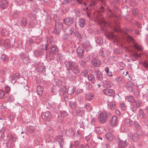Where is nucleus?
<instances>
[{
    "label": "nucleus",
    "instance_id": "15",
    "mask_svg": "<svg viewBox=\"0 0 148 148\" xmlns=\"http://www.w3.org/2000/svg\"><path fill=\"white\" fill-rule=\"evenodd\" d=\"M110 123L112 127H115L116 126L118 123V120L116 116H114L112 117Z\"/></svg>",
    "mask_w": 148,
    "mask_h": 148
},
{
    "label": "nucleus",
    "instance_id": "28",
    "mask_svg": "<svg viewBox=\"0 0 148 148\" xmlns=\"http://www.w3.org/2000/svg\"><path fill=\"white\" fill-rule=\"evenodd\" d=\"M94 97V95L92 93H88L85 95V99L86 100L88 101L92 100Z\"/></svg>",
    "mask_w": 148,
    "mask_h": 148
},
{
    "label": "nucleus",
    "instance_id": "22",
    "mask_svg": "<svg viewBox=\"0 0 148 148\" xmlns=\"http://www.w3.org/2000/svg\"><path fill=\"white\" fill-rule=\"evenodd\" d=\"M101 5L98 9V12L99 13H104L105 10L104 6L106 5L105 2L104 1H101Z\"/></svg>",
    "mask_w": 148,
    "mask_h": 148
},
{
    "label": "nucleus",
    "instance_id": "29",
    "mask_svg": "<svg viewBox=\"0 0 148 148\" xmlns=\"http://www.w3.org/2000/svg\"><path fill=\"white\" fill-rule=\"evenodd\" d=\"M130 40H132V44H133V47L136 50H141V49L140 48V46H139L138 44L136 43V42H134L133 41V39L131 37L130 38Z\"/></svg>",
    "mask_w": 148,
    "mask_h": 148
},
{
    "label": "nucleus",
    "instance_id": "1",
    "mask_svg": "<svg viewBox=\"0 0 148 148\" xmlns=\"http://www.w3.org/2000/svg\"><path fill=\"white\" fill-rule=\"evenodd\" d=\"M111 114L107 112H101L99 114L98 119L100 123H105L107 121L108 118L110 116Z\"/></svg>",
    "mask_w": 148,
    "mask_h": 148
},
{
    "label": "nucleus",
    "instance_id": "17",
    "mask_svg": "<svg viewBox=\"0 0 148 148\" xmlns=\"http://www.w3.org/2000/svg\"><path fill=\"white\" fill-rule=\"evenodd\" d=\"M46 70L45 66L44 65L43 63L38 64L37 68V71L39 73H43Z\"/></svg>",
    "mask_w": 148,
    "mask_h": 148
},
{
    "label": "nucleus",
    "instance_id": "4",
    "mask_svg": "<svg viewBox=\"0 0 148 148\" xmlns=\"http://www.w3.org/2000/svg\"><path fill=\"white\" fill-rule=\"evenodd\" d=\"M107 13L109 18L108 22L109 23H110L112 22V21H110V19H112V21L114 22L115 18L116 17V16L113 13L112 10L108 9L107 10Z\"/></svg>",
    "mask_w": 148,
    "mask_h": 148
},
{
    "label": "nucleus",
    "instance_id": "10",
    "mask_svg": "<svg viewBox=\"0 0 148 148\" xmlns=\"http://www.w3.org/2000/svg\"><path fill=\"white\" fill-rule=\"evenodd\" d=\"M41 116L43 119L47 121H49L51 117L50 112H43L41 114Z\"/></svg>",
    "mask_w": 148,
    "mask_h": 148
},
{
    "label": "nucleus",
    "instance_id": "40",
    "mask_svg": "<svg viewBox=\"0 0 148 148\" xmlns=\"http://www.w3.org/2000/svg\"><path fill=\"white\" fill-rule=\"evenodd\" d=\"M60 116L59 115L58 116V121L60 119L62 121V119L64 117L67 115V113L66 112H60Z\"/></svg>",
    "mask_w": 148,
    "mask_h": 148
},
{
    "label": "nucleus",
    "instance_id": "6",
    "mask_svg": "<svg viewBox=\"0 0 148 148\" xmlns=\"http://www.w3.org/2000/svg\"><path fill=\"white\" fill-rule=\"evenodd\" d=\"M136 102L135 104H132L130 106V108L132 111L136 110L137 109L139 108L142 103V101L140 99H137Z\"/></svg>",
    "mask_w": 148,
    "mask_h": 148
},
{
    "label": "nucleus",
    "instance_id": "5",
    "mask_svg": "<svg viewBox=\"0 0 148 148\" xmlns=\"http://www.w3.org/2000/svg\"><path fill=\"white\" fill-rule=\"evenodd\" d=\"M54 142L56 143H59L61 148L62 147L64 143L63 136L61 135L57 136L55 138Z\"/></svg>",
    "mask_w": 148,
    "mask_h": 148
},
{
    "label": "nucleus",
    "instance_id": "60",
    "mask_svg": "<svg viewBox=\"0 0 148 148\" xmlns=\"http://www.w3.org/2000/svg\"><path fill=\"white\" fill-rule=\"evenodd\" d=\"M63 58V55L61 53H59L57 57V59L58 61H61Z\"/></svg>",
    "mask_w": 148,
    "mask_h": 148
},
{
    "label": "nucleus",
    "instance_id": "44",
    "mask_svg": "<svg viewBox=\"0 0 148 148\" xmlns=\"http://www.w3.org/2000/svg\"><path fill=\"white\" fill-rule=\"evenodd\" d=\"M18 74L17 73L16 75H14L12 77L11 81L13 84L16 82V80L18 78Z\"/></svg>",
    "mask_w": 148,
    "mask_h": 148
},
{
    "label": "nucleus",
    "instance_id": "25",
    "mask_svg": "<svg viewBox=\"0 0 148 148\" xmlns=\"http://www.w3.org/2000/svg\"><path fill=\"white\" fill-rule=\"evenodd\" d=\"M42 139L41 138V136L39 135L34 140V143L36 145H38L42 142Z\"/></svg>",
    "mask_w": 148,
    "mask_h": 148
},
{
    "label": "nucleus",
    "instance_id": "11",
    "mask_svg": "<svg viewBox=\"0 0 148 148\" xmlns=\"http://www.w3.org/2000/svg\"><path fill=\"white\" fill-rule=\"evenodd\" d=\"M76 51L78 57L80 58H82L84 52V50L83 48L80 46L78 47Z\"/></svg>",
    "mask_w": 148,
    "mask_h": 148
},
{
    "label": "nucleus",
    "instance_id": "56",
    "mask_svg": "<svg viewBox=\"0 0 148 148\" xmlns=\"http://www.w3.org/2000/svg\"><path fill=\"white\" fill-rule=\"evenodd\" d=\"M108 105L112 110H113L115 107V104L114 102H111L110 103V105L109 104H108Z\"/></svg>",
    "mask_w": 148,
    "mask_h": 148
},
{
    "label": "nucleus",
    "instance_id": "64",
    "mask_svg": "<svg viewBox=\"0 0 148 148\" xmlns=\"http://www.w3.org/2000/svg\"><path fill=\"white\" fill-rule=\"evenodd\" d=\"M5 95L4 91L3 90H0V99H3L5 97Z\"/></svg>",
    "mask_w": 148,
    "mask_h": 148
},
{
    "label": "nucleus",
    "instance_id": "39",
    "mask_svg": "<svg viewBox=\"0 0 148 148\" xmlns=\"http://www.w3.org/2000/svg\"><path fill=\"white\" fill-rule=\"evenodd\" d=\"M127 100L129 102L135 103L136 101L134 99L133 96L130 95L127 97Z\"/></svg>",
    "mask_w": 148,
    "mask_h": 148
},
{
    "label": "nucleus",
    "instance_id": "2",
    "mask_svg": "<svg viewBox=\"0 0 148 148\" xmlns=\"http://www.w3.org/2000/svg\"><path fill=\"white\" fill-rule=\"evenodd\" d=\"M47 45L44 46V45H42L40 46V49H35L34 51V53L35 55L37 57L40 56L43 54V51L45 50L47 51Z\"/></svg>",
    "mask_w": 148,
    "mask_h": 148
},
{
    "label": "nucleus",
    "instance_id": "48",
    "mask_svg": "<svg viewBox=\"0 0 148 148\" xmlns=\"http://www.w3.org/2000/svg\"><path fill=\"white\" fill-rule=\"evenodd\" d=\"M74 34L75 37H77L78 39H82V36L81 34L76 30H75V32H74Z\"/></svg>",
    "mask_w": 148,
    "mask_h": 148
},
{
    "label": "nucleus",
    "instance_id": "14",
    "mask_svg": "<svg viewBox=\"0 0 148 148\" xmlns=\"http://www.w3.org/2000/svg\"><path fill=\"white\" fill-rule=\"evenodd\" d=\"M134 84L131 81H129L125 86V88L129 92H132L133 91Z\"/></svg>",
    "mask_w": 148,
    "mask_h": 148
},
{
    "label": "nucleus",
    "instance_id": "12",
    "mask_svg": "<svg viewBox=\"0 0 148 148\" xmlns=\"http://www.w3.org/2000/svg\"><path fill=\"white\" fill-rule=\"evenodd\" d=\"M76 62L72 61H66L64 62L66 69L68 71L70 70L71 69L75 63Z\"/></svg>",
    "mask_w": 148,
    "mask_h": 148
},
{
    "label": "nucleus",
    "instance_id": "38",
    "mask_svg": "<svg viewBox=\"0 0 148 148\" xmlns=\"http://www.w3.org/2000/svg\"><path fill=\"white\" fill-rule=\"evenodd\" d=\"M78 23L79 26L81 27H83L86 23V21L84 19L81 18L79 20Z\"/></svg>",
    "mask_w": 148,
    "mask_h": 148
},
{
    "label": "nucleus",
    "instance_id": "50",
    "mask_svg": "<svg viewBox=\"0 0 148 148\" xmlns=\"http://www.w3.org/2000/svg\"><path fill=\"white\" fill-rule=\"evenodd\" d=\"M120 108L121 110H126L127 107L125 103H122L120 104Z\"/></svg>",
    "mask_w": 148,
    "mask_h": 148
},
{
    "label": "nucleus",
    "instance_id": "35",
    "mask_svg": "<svg viewBox=\"0 0 148 148\" xmlns=\"http://www.w3.org/2000/svg\"><path fill=\"white\" fill-rule=\"evenodd\" d=\"M106 37L109 39H112L116 38V36L112 32H108L106 34Z\"/></svg>",
    "mask_w": 148,
    "mask_h": 148
},
{
    "label": "nucleus",
    "instance_id": "61",
    "mask_svg": "<svg viewBox=\"0 0 148 148\" xmlns=\"http://www.w3.org/2000/svg\"><path fill=\"white\" fill-rule=\"evenodd\" d=\"M70 106L73 109H74L76 108V103L72 101L70 102Z\"/></svg>",
    "mask_w": 148,
    "mask_h": 148
},
{
    "label": "nucleus",
    "instance_id": "41",
    "mask_svg": "<svg viewBox=\"0 0 148 148\" xmlns=\"http://www.w3.org/2000/svg\"><path fill=\"white\" fill-rule=\"evenodd\" d=\"M103 86L105 88H110L111 87L110 83L107 80L103 81Z\"/></svg>",
    "mask_w": 148,
    "mask_h": 148
},
{
    "label": "nucleus",
    "instance_id": "54",
    "mask_svg": "<svg viewBox=\"0 0 148 148\" xmlns=\"http://www.w3.org/2000/svg\"><path fill=\"white\" fill-rule=\"evenodd\" d=\"M27 23V21L26 18L25 17L23 18L21 21L22 25L23 26H25Z\"/></svg>",
    "mask_w": 148,
    "mask_h": 148
},
{
    "label": "nucleus",
    "instance_id": "31",
    "mask_svg": "<svg viewBox=\"0 0 148 148\" xmlns=\"http://www.w3.org/2000/svg\"><path fill=\"white\" fill-rule=\"evenodd\" d=\"M75 88L73 86L69 87L68 89L67 94L70 95H72L75 92Z\"/></svg>",
    "mask_w": 148,
    "mask_h": 148
},
{
    "label": "nucleus",
    "instance_id": "63",
    "mask_svg": "<svg viewBox=\"0 0 148 148\" xmlns=\"http://www.w3.org/2000/svg\"><path fill=\"white\" fill-rule=\"evenodd\" d=\"M14 146V144L11 142H9L6 143V146L8 148H11Z\"/></svg>",
    "mask_w": 148,
    "mask_h": 148
},
{
    "label": "nucleus",
    "instance_id": "3",
    "mask_svg": "<svg viewBox=\"0 0 148 148\" xmlns=\"http://www.w3.org/2000/svg\"><path fill=\"white\" fill-rule=\"evenodd\" d=\"M47 51H49V53L52 54H57L59 51V49L55 44L53 45L48 47Z\"/></svg>",
    "mask_w": 148,
    "mask_h": 148
},
{
    "label": "nucleus",
    "instance_id": "52",
    "mask_svg": "<svg viewBox=\"0 0 148 148\" xmlns=\"http://www.w3.org/2000/svg\"><path fill=\"white\" fill-rule=\"evenodd\" d=\"M96 3L94 1H91L88 5V7L90 9H93L94 8V6L95 5Z\"/></svg>",
    "mask_w": 148,
    "mask_h": 148
},
{
    "label": "nucleus",
    "instance_id": "46",
    "mask_svg": "<svg viewBox=\"0 0 148 148\" xmlns=\"http://www.w3.org/2000/svg\"><path fill=\"white\" fill-rule=\"evenodd\" d=\"M88 80L91 81L93 84L95 82V78L94 75L92 74H89L88 77Z\"/></svg>",
    "mask_w": 148,
    "mask_h": 148
},
{
    "label": "nucleus",
    "instance_id": "33",
    "mask_svg": "<svg viewBox=\"0 0 148 148\" xmlns=\"http://www.w3.org/2000/svg\"><path fill=\"white\" fill-rule=\"evenodd\" d=\"M124 121L125 125L128 126H130L133 124L132 121L129 119H125Z\"/></svg>",
    "mask_w": 148,
    "mask_h": 148
},
{
    "label": "nucleus",
    "instance_id": "21",
    "mask_svg": "<svg viewBox=\"0 0 148 148\" xmlns=\"http://www.w3.org/2000/svg\"><path fill=\"white\" fill-rule=\"evenodd\" d=\"M8 5V3L6 0L0 1V8L4 9L6 8Z\"/></svg>",
    "mask_w": 148,
    "mask_h": 148
},
{
    "label": "nucleus",
    "instance_id": "58",
    "mask_svg": "<svg viewBox=\"0 0 148 148\" xmlns=\"http://www.w3.org/2000/svg\"><path fill=\"white\" fill-rule=\"evenodd\" d=\"M114 53L117 54H119L122 53V50L120 49L116 48L114 50Z\"/></svg>",
    "mask_w": 148,
    "mask_h": 148
},
{
    "label": "nucleus",
    "instance_id": "36",
    "mask_svg": "<svg viewBox=\"0 0 148 148\" xmlns=\"http://www.w3.org/2000/svg\"><path fill=\"white\" fill-rule=\"evenodd\" d=\"M105 137L106 139L110 141H112L113 138V136L110 132H108L106 135Z\"/></svg>",
    "mask_w": 148,
    "mask_h": 148
},
{
    "label": "nucleus",
    "instance_id": "30",
    "mask_svg": "<svg viewBox=\"0 0 148 148\" xmlns=\"http://www.w3.org/2000/svg\"><path fill=\"white\" fill-rule=\"evenodd\" d=\"M43 88L42 86H40V85L38 86L37 87V92L38 95L41 96L43 93Z\"/></svg>",
    "mask_w": 148,
    "mask_h": 148
},
{
    "label": "nucleus",
    "instance_id": "47",
    "mask_svg": "<svg viewBox=\"0 0 148 148\" xmlns=\"http://www.w3.org/2000/svg\"><path fill=\"white\" fill-rule=\"evenodd\" d=\"M134 95L136 96V98H138L140 96V91L138 89L136 88L133 91Z\"/></svg>",
    "mask_w": 148,
    "mask_h": 148
},
{
    "label": "nucleus",
    "instance_id": "37",
    "mask_svg": "<svg viewBox=\"0 0 148 148\" xmlns=\"http://www.w3.org/2000/svg\"><path fill=\"white\" fill-rule=\"evenodd\" d=\"M132 137L133 141L135 142H137L138 141L139 138V135L137 133L133 134Z\"/></svg>",
    "mask_w": 148,
    "mask_h": 148
},
{
    "label": "nucleus",
    "instance_id": "49",
    "mask_svg": "<svg viewBox=\"0 0 148 148\" xmlns=\"http://www.w3.org/2000/svg\"><path fill=\"white\" fill-rule=\"evenodd\" d=\"M86 89L89 90H91L92 88V84L89 82H86Z\"/></svg>",
    "mask_w": 148,
    "mask_h": 148
},
{
    "label": "nucleus",
    "instance_id": "57",
    "mask_svg": "<svg viewBox=\"0 0 148 148\" xmlns=\"http://www.w3.org/2000/svg\"><path fill=\"white\" fill-rule=\"evenodd\" d=\"M1 34L2 35L4 36H7L9 34V33L5 30H3L1 32Z\"/></svg>",
    "mask_w": 148,
    "mask_h": 148
},
{
    "label": "nucleus",
    "instance_id": "26",
    "mask_svg": "<svg viewBox=\"0 0 148 148\" xmlns=\"http://www.w3.org/2000/svg\"><path fill=\"white\" fill-rule=\"evenodd\" d=\"M51 44H52V45L55 44L53 40V37H51L48 39L47 40V44L44 45V46H45L46 45H47V48L48 47H49V46L51 45Z\"/></svg>",
    "mask_w": 148,
    "mask_h": 148
},
{
    "label": "nucleus",
    "instance_id": "43",
    "mask_svg": "<svg viewBox=\"0 0 148 148\" xmlns=\"http://www.w3.org/2000/svg\"><path fill=\"white\" fill-rule=\"evenodd\" d=\"M78 64L80 66L83 68H85L87 64L85 61L82 60H80L78 62Z\"/></svg>",
    "mask_w": 148,
    "mask_h": 148
},
{
    "label": "nucleus",
    "instance_id": "8",
    "mask_svg": "<svg viewBox=\"0 0 148 148\" xmlns=\"http://www.w3.org/2000/svg\"><path fill=\"white\" fill-rule=\"evenodd\" d=\"M91 63L92 65L94 67H98L101 65L100 61L97 58L92 57Z\"/></svg>",
    "mask_w": 148,
    "mask_h": 148
},
{
    "label": "nucleus",
    "instance_id": "55",
    "mask_svg": "<svg viewBox=\"0 0 148 148\" xmlns=\"http://www.w3.org/2000/svg\"><path fill=\"white\" fill-rule=\"evenodd\" d=\"M138 10L136 8H133L132 10V14L135 16H136L138 15Z\"/></svg>",
    "mask_w": 148,
    "mask_h": 148
},
{
    "label": "nucleus",
    "instance_id": "20",
    "mask_svg": "<svg viewBox=\"0 0 148 148\" xmlns=\"http://www.w3.org/2000/svg\"><path fill=\"white\" fill-rule=\"evenodd\" d=\"M95 131L98 134H101L105 132V130L104 127H95Z\"/></svg>",
    "mask_w": 148,
    "mask_h": 148
},
{
    "label": "nucleus",
    "instance_id": "51",
    "mask_svg": "<svg viewBox=\"0 0 148 148\" xmlns=\"http://www.w3.org/2000/svg\"><path fill=\"white\" fill-rule=\"evenodd\" d=\"M34 130V128L33 126H29L27 128V132L32 133Z\"/></svg>",
    "mask_w": 148,
    "mask_h": 148
},
{
    "label": "nucleus",
    "instance_id": "23",
    "mask_svg": "<svg viewBox=\"0 0 148 148\" xmlns=\"http://www.w3.org/2000/svg\"><path fill=\"white\" fill-rule=\"evenodd\" d=\"M95 74L96 75V77L99 80L101 81L103 80L102 75L99 71H95Z\"/></svg>",
    "mask_w": 148,
    "mask_h": 148
},
{
    "label": "nucleus",
    "instance_id": "9",
    "mask_svg": "<svg viewBox=\"0 0 148 148\" xmlns=\"http://www.w3.org/2000/svg\"><path fill=\"white\" fill-rule=\"evenodd\" d=\"M70 71L75 75L79 73L80 71L78 65L76 63H75Z\"/></svg>",
    "mask_w": 148,
    "mask_h": 148
},
{
    "label": "nucleus",
    "instance_id": "13",
    "mask_svg": "<svg viewBox=\"0 0 148 148\" xmlns=\"http://www.w3.org/2000/svg\"><path fill=\"white\" fill-rule=\"evenodd\" d=\"M103 93L107 95L113 97L115 95V92L113 90L111 89L106 88L103 90Z\"/></svg>",
    "mask_w": 148,
    "mask_h": 148
},
{
    "label": "nucleus",
    "instance_id": "24",
    "mask_svg": "<svg viewBox=\"0 0 148 148\" xmlns=\"http://www.w3.org/2000/svg\"><path fill=\"white\" fill-rule=\"evenodd\" d=\"M73 72L70 70L68 71V72L67 74V77L71 80H73L76 78V77L73 74Z\"/></svg>",
    "mask_w": 148,
    "mask_h": 148
},
{
    "label": "nucleus",
    "instance_id": "53",
    "mask_svg": "<svg viewBox=\"0 0 148 148\" xmlns=\"http://www.w3.org/2000/svg\"><path fill=\"white\" fill-rule=\"evenodd\" d=\"M88 71L87 69H85L84 71L81 72V74L84 77H86L88 74Z\"/></svg>",
    "mask_w": 148,
    "mask_h": 148
},
{
    "label": "nucleus",
    "instance_id": "59",
    "mask_svg": "<svg viewBox=\"0 0 148 148\" xmlns=\"http://www.w3.org/2000/svg\"><path fill=\"white\" fill-rule=\"evenodd\" d=\"M14 100V99L12 96L10 95H9L7 98V101L9 102H12Z\"/></svg>",
    "mask_w": 148,
    "mask_h": 148
},
{
    "label": "nucleus",
    "instance_id": "27",
    "mask_svg": "<svg viewBox=\"0 0 148 148\" xmlns=\"http://www.w3.org/2000/svg\"><path fill=\"white\" fill-rule=\"evenodd\" d=\"M126 140L125 141L120 140L119 143V146L120 148H124L127 145L126 142Z\"/></svg>",
    "mask_w": 148,
    "mask_h": 148
},
{
    "label": "nucleus",
    "instance_id": "32",
    "mask_svg": "<svg viewBox=\"0 0 148 148\" xmlns=\"http://www.w3.org/2000/svg\"><path fill=\"white\" fill-rule=\"evenodd\" d=\"M45 138L47 142L49 143L53 139V137L52 136L47 134L45 135Z\"/></svg>",
    "mask_w": 148,
    "mask_h": 148
},
{
    "label": "nucleus",
    "instance_id": "19",
    "mask_svg": "<svg viewBox=\"0 0 148 148\" xmlns=\"http://www.w3.org/2000/svg\"><path fill=\"white\" fill-rule=\"evenodd\" d=\"M83 46L87 51L89 50L92 48V47L90 45V42L88 41L84 42L83 43Z\"/></svg>",
    "mask_w": 148,
    "mask_h": 148
},
{
    "label": "nucleus",
    "instance_id": "16",
    "mask_svg": "<svg viewBox=\"0 0 148 148\" xmlns=\"http://www.w3.org/2000/svg\"><path fill=\"white\" fill-rule=\"evenodd\" d=\"M45 104L47 106V105L48 106H47L46 107V108H47L49 109H50L51 108H52L53 109L54 111H56L57 109L56 108L57 106L55 103H50L49 102H46L45 103Z\"/></svg>",
    "mask_w": 148,
    "mask_h": 148
},
{
    "label": "nucleus",
    "instance_id": "34",
    "mask_svg": "<svg viewBox=\"0 0 148 148\" xmlns=\"http://www.w3.org/2000/svg\"><path fill=\"white\" fill-rule=\"evenodd\" d=\"M96 42L99 45H101L103 44V39L102 38L97 36L96 38Z\"/></svg>",
    "mask_w": 148,
    "mask_h": 148
},
{
    "label": "nucleus",
    "instance_id": "7",
    "mask_svg": "<svg viewBox=\"0 0 148 148\" xmlns=\"http://www.w3.org/2000/svg\"><path fill=\"white\" fill-rule=\"evenodd\" d=\"M19 56L21 60L24 64H27L29 62V59L26 53H21L20 54Z\"/></svg>",
    "mask_w": 148,
    "mask_h": 148
},
{
    "label": "nucleus",
    "instance_id": "18",
    "mask_svg": "<svg viewBox=\"0 0 148 148\" xmlns=\"http://www.w3.org/2000/svg\"><path fill=\"white\" fill-rule=\"evenodd\" d=\"M73 18L69 17L64 19L63 21L64 24L68 26H70L73 23Z\"/></svg>",
    "mask_w": 148,
    "mask_h": 148
},
{
    "label": "nucleus",
    "instance_id": "45",
    "mask_svg": "<svg viewBox=\"0 0 148 148\" xmlns=\"http://www.w3.org/2000/svg\"><path fill=\"white\" fill-rule=\"evenodd\" d=\"M115 80L118 83L124 84L125 83L124 79L122 77H117L115 79Z\"/></svg>",
    "mask_w": 148,
    "mask_h": 148
},
{
    "label": "nucleus",
    "instance_id": "62",
    "mask_svg": "<svg viewBox=\"0 0 148 148\" xmlns=\"http://www.w3.org/2000/svg\"><path fill=\"white\" fill-rule=\"evenodd\" d=\"M1 58L3 61H8V59L7 56L4 54L2 55Z\"/></svg>",
    "mask_w": 148,
    "mask_h": 148
},
{
    "label": "nucleus",
    "instance_id": "42",
    "mask_svg": "<svg viewBox=\"0 0 148 148\" xmlns=\"http://www.w3.org/2000/svg\"><path fill=\"white\" fill-rule=\"evenodd\" d=\"M7 138L8 140L11 142H14L16 140V138L11 134H9L7 135Z\"/></svg>",
    "mask_w": 148,
    "mask_h": 148
}]
</instances>
